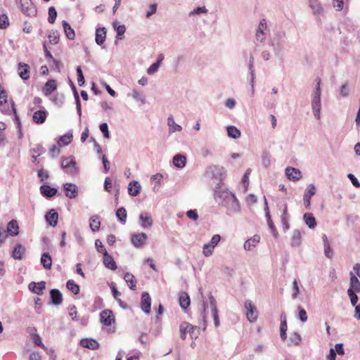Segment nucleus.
Wrapping results in <instances>:
<instances>
[{
    "label": "nucleus",
    "instance_id": "1a4fd4ad",
    "mask_svg": "<svg viewBox=\"0 0 360 360\" xmlns=\"http://www.w3.org/2000/svg\"><path fill=\"white\" fill-rule=\"evenodd\" d=\"M264 212H265V217L266 219L268 226L270 229L274 236L277 237L278 232H277L276 226H274V222L271 219L267 200L265 196H264Z\"/></svg>",
    "mask_w": 360,
    "mask_h": 360
},
{
    "label": "nucleus",
    "instance_id": "393cba45",
    "mask_svg": "<svg viewBox=\"0 0 360 360\" xmlns=\"http://www.w3.org/2000/svg\"><path fill=\"white\" fill-rule=\"evenodd\" d=\"M260 236L259 235H254L252 238L248 239L243 245V248L245 250L250 251L253 248L256 247L257 245L259 243Z\"/></svg>",
    "mask_w": 360,
    "mask_h": 360
},
{
    "label": "nucleus",
    "instance_id": "3c124183",
    "mask_svg": "<svg viewBox=\"0 0 360 360\" xmlns=\"http://www.w3.org/2000/svg\"><path fill=\"white\" fill-rule=\"evenodd\" d=\"M116 217L118 218L119 221L124 224L126 223L127 219V211L124 207H120L117 209L116 212Z\"/></svg>",
    "mask_w": 360,
    "mask_h": 360
},
{
    "label": "nucleus",
    "instance_id": "9d476101",
    "mask_svg": "<svg viewBox=\"0 0 360 360\" xmlns=\"http://www.w3.org/2000/svg\"><path fill=\"white\" fill-rule=\"evenodd\" d=\"M316 188L314 184H309L307 188L305 190L303 195V201L305 208L307 210L310 209L311 206V198L315 195Z\"/></svg>",
    "mask_w": 360,
    "mask_h": 360
},
{
    "label": "nucleus",
    "instance_id": "473e14b6",
    "mask_svg": "<svg viewBox=\"0 0 360 360\" xmlns=\"http://www.w3.org/2000/svg\"><path fill=\"white\" fill-rule=\"evenodd\" d=\"M124 279L125 282L127 283L128 287L131 290H135L136 289L137 281L132 274L129 273V272L126 273L124 276Z\"/></svg>",
    "mask_w": 360,
    "mask_h": 360
},
{
    "label": "nucleus",
    "instance_id": "de8ad7c7",
    "mask_svg": "<svg viewBox=\"0 0 360 360\" xmlns=\"http://www.w3.org/2000/svg\"><path fill=\"white\" fill-rule=\"evenodd\" d=\"M226 130L228 136L231 138L236 139L240 136V131L234 126L228 127Z\"/></svg>",
    "mask_w": 360,
    "mask_h": 360
},
{
    "label": "nucleus",
    "instance_id": "c85d7f7f",
    "mask_svg": "<svg viewBox=\"0 0 360 360\" xmlns=\"http://www.w3.org/2000/svg\"><path fill=\"white\" fill-rule=\"evenodd\" d=\"M141 184L136 181H132L129 184L128 193L131 196H137L141 192Z\"/></svg>",
    "mask_w": 360,
    "mask_h": 360
},
{
    "label": "nucleus",
    "instance_id": "f257e3e1",
    "mask_svg": "<svg viewBox=\"0 0 360 360\" xmlns=\"http://www.w3.org/2000/svg\"><path fill=\"white\" fill-rule=\"evenodd\" d=\"M214 200L219 205L226 210V214L232 215L240 211V203L234 193L219 185L214 188Z\"/></svg>",
    "mask_w": 360,
    "mask_h": 360
},
{
    "label": "nucleus",
    "instance_id": "0e129e2a",
    "mask_svg": "<svg viewBox=\"0 0 360 360\" xmlns=\"http://www.w3.org/2000/svg\"><path fill=\"white\" fill-rule=\"evenodd\" d=\"M128 96H131L132 98L137 101H141L142 103L145 101L144 96L135 89H133L131 94H128Z\"/></svg>",
    "mask_w": 360,
    "mask_h": 360
},
{
    "label": "nucleus",
    "instance_id": "bb28decb",
    "mask_svg": "<svg viewBox=\"0 0 360 360\" xmlns=\"http://www.w3.org/2000/svg\"><path fill=\"white\" fill-rule=\"evenodd\" d=\"M80 345L83 347L88 348L92 350L96 349L99 347V344L97 341L91 338H84L81 340Z\"/></svg>",
    "mask_w": 360,
    "mask_h": 360
},
{
    "label": "nucleus",
    "instance_id": "72a5a7b5",
    "mask_svg": "<svg viewBox=\"0 0 360 360\" xmlns=\"http://www.w3.org/2000/svg\"><path fill=\"white\" fill-rule=\"evenodd\" d=\"M167 125L169 127V134H172L176 131H181L182 130V127L175 122L174 119L172 115L167 118Z\"/></svg>",
    "mask_w": 360,
    "mask_h": 360
},
{
    "label": "nucleus",
    "instance_id": "864d4df0",
    "mask_svg": "<svg viewBox=\"0 0 360 360\" xmlns=\"http://www.w3.org/2000/svg\"><path fill=\"white\" fill-rule=\"evenodd\" d=\"M113 27H114V29L117 32L116 38L118 39H122V36L124 35V32L126 31L125 26L124 25H117L115 22H113Z\"/></svg>",
    "mask_w": 360,
    "mask_h": 360
},
{
    "label": "nucleus",
    "instance_id": "79ce46f5",
    "mask_svg": "<svg viewBox=\"0 0 360 360\" xmlns=\"http://www.w3.org/2000/svg\"><path fill=\"white\" fill-rule=\"evenodd\" d=\"M301 238L300 231L297 229L294 230L291 238V245L292 247H298L301 243Z\"/></svg>",
    "mask_w": 360,
    "mask_h": 360
},
{
    "label": "nucleus",
    "instance_id": "6e6d98bb",
    "mask_svg": "<svg viewBox=\"0 0 360 360\" xmlns=\"http://www.w3.org/2000/svg\"><path fill=\"white\" fill-rule=\"evenodd\" d=\"M301 336L297 333H294L290 335L289 338V345H298L301 342Z\"/></svg>",
    "mask_w": 360,
    "mask_h": 360
},
{
    "label": "nucleus",
    "instance_id": "5fc2aeb1",
    "mask_svg": "<svg viewBox=\"0 0 360 360\" xmlns=\"http://www.w3.org/2000/svg\"><path fill=\"white\" fill-rule=\"evenodd\" d=\"M43 49H44V53H45V57L46 59H49L51 60L53 63L54 65H56V68H58V61L56 60L52 56V54L51 53V52L48 50V48H47V46H46V42H44L43 44Z\"/></svg>",
    "mask_w": 360,
    "mask_h": 360
},
{
    "label": "nucleus",
    "instance_id": "c756f323",
    "mask_svg": "<svg viewBox=\"0 0 360 360\" xmlns=\"http://www.w3.org/2000/svg\"><path fill=\"white\" fill-rule=\"evenodd\" d=\"M106 38V30L105 27H99L96 30V43L98 45H102Z\"/></svg>",
    "mask_w": 360,
    "mask_h": 360
},
{
    "label": "nucleus",
    "instance_id": "052dcab7",
    "mask_svg": "<svg viewBox=\"0 0 360 360\" xmlns=\"http://www.w3.org/2000/svg\"><path fill=\"white\" fill-rule=\"evenodd\" d=\"M56 17H57V12H56V8L53 6H51L49 8V18H48L49 22L53 24L55 22Z\"/></svg>",
    "mask_w": 360,
    "mask_h": 360
},
{
    "label": "nucleus",
    "instance_id": "e2e57ef3",
    "mask_svg": "<svg viewBox=\"0 0 360 360\" xmlns=\"http://www.w3.org/2000/svg\"><path fill=\"white\" fill-rule=\"evenodd\" d=\"M288 329L287 326V318L285 313H282L281 314V326L280 330L281 332H286Z\"/></svg>",
    "mask_w": 360,
    "mask_h": 360
},
{
    "label": "nucleus",
    "instance_id": "4468645a",
    "mask_svg": "<svg viewBox=\"0 0 360 360\" xmlns=\"http://www.w3.org/2000/svg\"><path fill=\"white\" fill-rule=\"evenodd\" d=\"M101 322L107 326H111L115 322V317L111 310L105 309L100 314Z\"/></svg>",
    "mask_w": 360,
    "mask_h": 360
},
{
    "label": "nucleus",
    "instance_id": "aec40b11",
    "mask_svg": "<svg viewBox=\"0 0 360 360\" xmlns=\"http://www.w3.org/2000/svg\"><path fill=\"white\" fill-rule=\"evenodd\" d=\"M285 175L291 181H297L302 178L301 172L294 167H287L285 169Z\"/></svg>",
    "mask_w": 360,
    "mask_h": 360
},
{
    "label": "nucleus",
    "instance_id": "a18cd8bd",
    "mask_svg": "<svg viewBox=\"0 0 360 360\" xmlns=\"http://www.w3.org/2000/svg\"><path fill=\"white\" fill-rule=\"evenodd\" d=\"M25 252V248L20 245L18 244L15 247L13 251V257L15 259H21L22 257V255Z\"/></svg>",
    "mask_w": 360,
    "mask_h": 360
},
{
    "label": "nucleus",
    "instance_id": "6ab92c4d",
    "mask_svg": "<svg viewBox=\"0 0 360 360\" xmlns=\"http://www.w3.org/2000/svg\"><path fill=\"white\" fill-rule=\"evenodd\" d=\"M29 290L32 292L41 295L43 294V290L46 288V283L44 281H41L39 283L31 282L28 285Z\"/></svg>",
    "mask_w": 360,
    "mask_h": 360
},
{
    "label": "nucleus",
    "instance_id": "39448f33",
    "mask_svg": "<svg viewBox=\"0 0 360 360\" xmlns=\"http://www.w3.org/2000/svg\"><path fill=\"white\" fill-rule=\"evenodd\" d=\"M221 240L219 234L214 235L210 241L203 245L202 254L205 257H208L212 255L214 250Z\"/></svg>",
    "mask_w": 360,
    "mask_h": 360
},
{
    "label": "nucleus",
    "instance_id": "a211bd4d",
    "mask_svg": "<svg viewBox=\"0 0 360 360\" xmlns=\"http://www.w3.org/2000/svg\"><path fill=\"white\" fill-rule=\"evenodd\" d=\"M311 105L315 119L319 120L321 119V100L318 98H311Z\"/></svg>",
    "mask_w": 360,
    "mask_h": 360
},
{
    "label": "nucleus",
    "instance_id": "f03ea898",
    "mask_svg": "<svg viewBox=\"0 0 360 360\" xmlns=\"http://www.w3.org/2000/svg\"><path fill=\"white\" fill-rule=\"evenodd\" d=\"M285 32L284 31H276L269 41V46L273 49L274 55L278 58H283Z\"/></svg>",
    "mask_w": 360,
    "mask_h": 360
},
{
    "label": "nucleus",
    "instance_id": "f704fd0d",
    "mask_svg": "<svg viewBox=\"0 0 360 360\" xmlns=\"http://www.w3.org/2000/svg\"><path fill=\"white\" fill-rule=\"evenodd\" d=\"M309 7L311 9L314 15H320L323 11V8L318 0H310Z\"/></svg>",
    "mask_w": 360,
    "mask_h": 360
},
{
    "label": "nucleus",
    "instance_id": "58836bf2",
    "mask_svg": "<svg viewBox=\"0 0 360 360\" xmlns=\"http://www.w3.org/2000/svg\"><path fill=\"white\" fill-rule=\"evenodd\" d=\"M62 25H63L65 34L66 35V37L71 40L74 39L75 37V31L71 27L70 24L67 21L63 20L62 22Z\"/></svg>",
    "mask_w": 360,
    "mask_h": 360
},
{
    "label": "nucleus",
    "instance_id": "2eb2a0df",
    "mask_svg": "<svg viewBox=\"0 0 360 360\" xmlns=\"http://www.w3.org/2000/svg\"><path fill=\"white\" fill-rule=\"evenodd\" d=\"M65 196L72 199L75 198L78 195L77 186L72 183H66L63 185Z\"/></svg>",
    "mask_w": 360,
    "mask_h": 360
},
{
    "label": "nucleus",
    "instance_id": "b1692460",
    "mask_svg": "<svg viewBox=\"0 0 360 360\" xmlns=\"http://www.w3.org/2000/svg\"><path fill=\"white\" fill-rule=\"evenodd\" d=\"M103 262L104 266L110 270H115L117 268L113 257L108 252H104Z\"/></svg>",
    "mask_w": 360,
    "mask_h": 360
},
{
    "label": "nucleus",
    "instance_id": "cd10ccee",
    "mask_svg": "<svg viewBox=\"0 0 360 360\" xmlns=\"http://www.w3.org/2000/svg\"><path fill=\"white\" fill-rule=\"evenodd\" d=\"M50 297L53 304L59 305L63 302V296L58 289H52L50 291Z\"/></svg>",
    "mask_w": 360,
    "mask_h": 360
},
{
    "label": "nucleus",
    "instance_id": "13d9d810",
    "mask_svg": "<svg viewBox=\"0 0 360 360\" xmlns=\"http://www.w3.org/2000/svg\"><path fill=\"white\" fill-rule=\"evenodd\" d=\"M72 135L66 134L60 137L58 143V145H60L63 143L65 146L68 145L72 141Z\"/></svg>",
    "mask_w": 360,
    "mask_h": 360
},
{
    "label": "nucleus",
    "instance_id": "f3484780",
    "mask_svg": "<svg viewBox=\"0 0 360 360\" xmlns=\"http://www.w3.org/2000/svg\"><path fill=\"white\" fill-rule=\"evenodd\" d=\"M153 220L151 215L148 212H142L139 215V224L143 228H150L152 226Z\"/></svg>",
    "mask_w": 360,
    "mask_h": 360
},
{
    "label": "nucleus",
    "instance_id": "a19ab883",
    "mask_svg": "<svg viewBox=\"0 0 360 360\" xmlns=\"http://www.w3.org/2000/svg\"><path fill=\"white\" fill-rule=\"evenodd\" d=\"M41 263L46 269H51L52 266V259L49 253L45 252L41 255Z\"/></svg>",
    "mask_w": 360,
    "mask_h": 360
},
{
    "label": "nucleus",
    "instance_id": "c9c22d12",
    "mask_svg": "<svg viewBox=\"0 0 360 360\" xmlns=\"http://www.w3.org/2000/svg\"><path fill=\"white\" fill-rule=\"evenodd\" d=\"M248 70L249 73L250 75V84L252 86V94H254V83L255 79V69H254V58L251 55L250 58L249 65H248Z\"/></svg>",
    "mask_w": 360,
    "mask_h": 360
},
{
    "label": "nucleus",
    "instance_id": "dca6fc26",
    "mask_svg": "<svg viewBox=\"0 0 360 360\" xmlns=\"http://www.w3.org/2000/svg\"><path fill=\"white\" fill-rule=\"evenodd\" d=\"M150 307L151 298L150 295L148 292H144L141 295V308L143 312L149 314L150 312Z\"/></svg>",
    "mask_w": 360,
    "mask_h": 360
},
{
    "label": "nucleus",
    "instance_id": "f8f14e48",
    "mask_svg": "<svg viewBox=\"0 0 360 360\" xmlns=\"http://www.w3.org/2000/svg\"><path fill=\"white\" fill-rule=\"evenodd\" d=\"M147 238L145 233H134L131 236V241L134 247L139 248L146 243Z\"/></svg>",
    "mask_w": 360,
    "mask_h": 360
},
{
    "label": "nucleus",
    "instance_id": "a878e982",
    "mask_svg": "<svg viewBox=\"0 0 360 360\" xmlns=\"http://www.w3.org/2000/svg\"><path fill=\"white\" fill-rule=\"evenodd\" d=\"M11 236H16L19 233V226L16 220L12 219L7 224V230L6 231Z\"/></svg>",
    "mask_w": 360,
    "mask_h": 360
},
{
    "label": "nucleus",
    "instance_id": "37998d69",
    "mask_svg": "<svg viewBox=\"0 0 360 360\" xmlns=\"http://www.w3.org/2000/svg\"><path fill=\"white\" fill-rule=\"evenodd\" d=\"M349 289H353L355 292H360V281L352 273H351L350 288Z\"/></svg>",
    "mask_w": 360,
    "mask_h": 360
},
{
    "label": "nucleus",
    "instance_id": "412c9836",
    "mask_svg": "<svg viewBox=\"0 0 360 360\" xmlns=\"http://www.w3.org/2000/svg\"><path fill=\"white\" fill-rule=\"evenodd\" d=\"M18 75L23 80H27L30 78V66L23 63H19L18 65Z\"/></svg>",
    "mask_w": 360,
    "mask_h": 360
},
{
    "label": "nucleus",
    "instance_id": "bf43d9fd",
    "mask_svg": "<svg viewBox=\"0 0 360 360\" xmlns=\"http://www.w3.org/2000/svg\"><path fill=\"white\" fill-rule=\"evenodd\" d=\"M347 294L350 298L352 305L356 307L357 305L356 304L359 300L356 292L353 291V289H348Z\"/></svg>",
    "mask_w": 360,
    "mask_h": 360
},
{
    "label": "nucleus",
    "instance_id": "7c9ffc66",
    "mask_svg": "<svg viewBox=\"0 0 360 360\" xmlns=\"http://www.w3.org/2000/svg\"><path fill=\"white\" fill-rule=\"evenodd\" d=\"M289 219H290V216L288 213V205H287V204H285L283 210V213L281 215V223L283 224V228L284 231H286L290 229V225L288 223Z\"/></svg>",
    "mask_w": 360,
    "mask_h": 360
},
{
    "label": "nucleus",
    "instance_id": "ea45409f",
    "mask_svg": "<svg viewBox=\"0 0 360 360\" xmlns=\"http://www.w3.org/2000/svg\"><path fill=\"white\" fill-rule=\"evenodd\" d=\"M305 224L309 229H314L316 226V221L311 213H305L303 216Z\"/></svg>",
    "mask_w": 360,
    "mask_h": 360
},
{
    "label": "nucleus",
    "instance_id": "09e8293b",
    "mask_svg": "<svg viewBox=\"0 0 360 360\" xmlns=\"http://www.w3.org/2000/svg\"><path fill=\"white\" fill-rule=\"evenodd\" d=\"M49 42L52 45H56L59 42L60 35L56 30H51L48 35Z\"/></svg>",
    "mask_w": 360,
    "mask_h": 360
},
{
    "label": "nucleus",
    "instance_id": "49530a36",
    "mask_svg": "<svg viewBox=\"0 0 360 360\" xmlns=\"http://www.w3.org/2000/svg\"><path fill=\"white\" fill-rule=\"evenodd\" d=\"M316 84L315 89H314V91L311 94V98L321 99V79L316 78Z\"/></svg>",
    "mask_w": 360,
    "mask_h": 360
},
{
    "label": "nucleus",
    "instance_id": "4c0bfd02",
    "mask_svg": "<svg viewBox=\"0 0 360 360\" xmlns=\"http://www.w3.org/2000/svg\"><path fill=\"white\" fill-rule=\"evenodd\" d=\"M186 163V158L185 155L181 154H177L173 158V164L178 168H183L185 167Z\"/></svg>",
    "mask_w": 360,
    "mask_h": 360
},
{
    "label": "nucleus",
    "instance_id": "4d7b16f0",
    "mask_svg": "<svg viewBox=\"0 0 360 360\" xmlns=\"http://www.w3.org/2000/svg\"><path fill=\"white\" fill-rule=\"evenodd\" d=\"M208 10L205 6L197 7L193 10L191 11L188 13L189 17H192L195 15L206 14Z\"/></svg>",
    "mask_w": 360,
    "mask_h": 360
},
{
    "label": "nucleus",
    "instance_id": "4be33fe9",
    "mask_svg": "<svg viewBox=\"0 0 360 360\" xmlns=\"http://www.w3.org/2000/svg\"><path fill=\"white\" fill-rule=\"evenodd\" d=\"M45 219L50 226L54 227L58 224V214L55 210L51 209L46 214Z\"/></svg>",
    "mask_w": 360,
    "mask_h": 360
},
{
    "label": "nucleus",
    "instance_id": "2f4dec72",
    "mask_svg": "<svg viewBox=\"0 0 360 360\" xmlns=\"http://www.w3.org/2000/svg\"><path fill=\"white\" fill-rule=\"evenodd\" d=\"M40 192L44 197L51 198L56 194L57 189L48 185H42L40 187Z\"/></svg>",
    "mask_w": 360,
    "mask_h": 360
},
{
    "label": "nucleus",
    "instance_id": "20e7f679",
    "mask_svg": "<svg viewBox=\"0 0 360 360\" xmlns=\"http://www.w3.org/2000/svg\"><path fill=\"white\" fill-rule=\"evenodd\" d=\"M180 337L185 340L187 334L190 335L191 339H196L200 335V330L188 322H182L179 326Z\"/></svg>",
    "mask_w": 360,
    "mask_h": 360
},
{
    "label": "nucleus",
    "instance_id": "5701e85b",
    "mask_svg": "<svg viewBox=\"0 0 360 360\" xmlns=\"http://www.w3.org/2000/svg\"><path fill=\"white\" fill-rule=\"evenodd\" d=\"M48 112L46 110H39L34 112L32 115L33 122L41 124H43L46 119Z\"/></svg>",
    "mask_w": 360,
    "mask_h": 360
},
{
    "label": "nucleus",
    "instance_id": "7ed1b4c3",
    "mask_svg": "<svg viewBox=\"0 0 360 360\" xmlns=\"http://www.w3.org/2000/svg\"><path fill=\"white\" fill-rule=\"evenodd\" d=\"M226 171L224 167L219 165H211L208 167L205 172V177L210 179H215L220 183L223 181V179L226 177ZM218 185H217V186Z\"/></svg>",
    "mask_w": 360,
    "mask_h": 360
},
{
    "label": "nucleus",
    "instance_id": "338daca9",
    "mask_svg": "<svg viewBox=\"0 0 360 360\" xmlns=\"http://www.w3.org/2000/svg\"><path fill=\"white\" fill-rule=\"evenodd\" d=\"M99 129L103 133V135L104 138L109 139L110 138V133L108 131V124L104 122L100 124Z\"/></svg>",
    "mask_w": 360,
    "mask_h": 360
},
{
    "label": "nucleus",
    "instance_id": "603ef678",
    "mask_svg": "<svg viewBox=\"0 0 360 360\" xmlns=\"http://www.w3.org/2000/svg\"><path fill=\"white\" fill-rule=\"evenodd\" d=\"M66 286L75 295H77L79 292V286L72 280H69L66 283Z\"/></svg>",
    "mask_w": 360,
    "mask_h": 360
},
{
    "label": "nucleus",
    "instance_id": "e433bc0d",
    "mask_svg": "<svg viewBox=\"0 0 360 360\" xmlns=\"http://www.w3.org/2000/svg\"><path fill=\"white\" fill-rule=\"evenodd\" d=\"M57 89L56 81L54 79L49 80L44 87V93L46 96L50 95Z\"/></svg>",
    "mask_w": 360,
    "mask_h": 360
},
{
    "label": "nucleus",
    "instance_id": "8fccbe9b",
    "mask_svg": "<svg viewBox=\"0 0 360 360\" xmlns=\"http://www.w3.org/2000/svg\"><path fill=\"white\" fill-rule=\"evenodd\" d=\"M100 220L98 216H92L90 218V228L92 231L95 232L99 230L100 228Z\"/></svg>",
    "mask_w": 360,
    "mask_h": 360
},
{
    "label": "nucleus",
    "instance_id": "423d86ee",
    "mask_svg": "<svg viewBox=\"0 0 360 360\" xmlns=\"http://www.w3.org/2000/svg\"><path fill=\"white\" fill-rule=\"evenodd\" d=\"M267 23L266 19H262L255 32V39L257 42L264 43L266 38Z\"/></svg>",
    "mask_w": 360,
    "mask_h": 360
},
{
    "label": "nucleus",
    "instance_id": "9b49d317",
    "mask_svg": "<svg viewBox=\"0 0 360 360\" xmlns=\"http://www.w3.org/2000/svg\"><path fill=\"white\" fill-rule=\"evenodd\" d=\"M1 106H2V108H1V111L3 113L8 114V115L13 113L14 117H15V118H14L15 122L17 127L19 128L20 126V118L17 114L14 103L13 102L11 103V108H10V105L7 103H6V104H4Z\"/></svg>",
    "mask_w": 360,
    "mask_h": 360
},
{
    "label": "nucleus",
    "instance_id": "69168bd1",
    "mask_svg": "<svg viewBox=\"0 0 360 360\" xmlns=\"http://www.w3.org/2000/svg\"><path fill=\"white\" fill-rule=\"evenodd\" d=\"M77 82L78 85L82 86L84 84V77L83 72L82 71V68L80 66H77Z\"/></svg>",
    "mask_w": 360,
    "mask_h": 360
},
{
    "label": "nucleus",
    "instance_id": "0eeeda50",
    "mask_svg": "<svg viewBox=\"0 0 360 360\" xmlns=\"http://www.w3.org/2000/svg\"><path fill=\"white\" fill-rule=\"evenodd\" d=\"M246 309V317L250 323H254L257 320L258 311L255 304L250 300H246L244 304Z\"/></svg>",
    "mask_w": 360,
    "mask_h": 360
},
{
    "label": "nucleus",
    "instance_id": "680f3d73",
    "mask_svg": "<svg viewBox=\"0 0 360 360\" xmlns=\"http://www.w3.org/2000/svg\"><path fill=\"white\" fill-rule=\"evenodd\" d=\"M297 310H298L297 317L299 318V319L302 322H306L307 321L308 317H307V311H305V309H303L302 307H301L300 306H299L297 307Z\"/></svg>",
    "mask_w": 360,
    "mask_h": 360
},
{
    "label": "nucleus",
    "instance_id": "ddd939ff",
    "mask_svg": "<svg viewBox=\"0 0 360 360\" xmlns=\"http://www.w3.org/2000/svg\"><path fill=\"white\" fill-rule=\"evenodd\" d=\"M209 300H210V307H211V312H212V315L214 322V326H215V327L217 328L220 325V321H219L218 310H217V302L212 294L210 295Z\"/></svg>",
    "mask_w": 360,
    "mask_h": 360
},
{
    "label": "nucleus",
    "instance_id": "6e6552de",
    "mask_svg": "<svg viewBox=\"0 0 360 360\" xmlns=\"http://www.w3.org/2000/svg\"><path fill=\"white\" fill-rule=\"evenodd\" d=\"M61 167L66 173L70 174H74L77 172L76 162L72 157L63 158L61 162Z\"/></svg>",
    "mask_w": 360,
    "mask_h": 360
},
{
    "label": "nucleus",
    "instance_id": "c03bdc74",
    "mask_svg": "<svg viewBox=\"0 0 360 360\" xmlns=\"http://www.w3.org/2000/svg\"><path fill=\"white\" fill-rule=\"evenodd\" d=\"M190 297L186 292H182L179 297V304L182 309H186L190 305Z\"/></svg>",
    "mask_w": 360,
    "mask_h": 360
},
{
    "label": "nucleus",
    "instance_id": "774afa93",
    "mask_svg": "<svg viewBox=\"0 0 360 360\" xmlns=\"http://www.w3.org/2000/svg\"><path fill=\"white\" fill-rule=\"evenodd\" d=\"M9 25L8 18L6 15H0V29H5Z\"/></svg>",
    "mask_w": 360,
    "mask_h": 360
}]
</instances>
